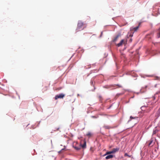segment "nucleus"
Returning <instances> with one entry per match:
<instances>
[{"label":"nucleus","mask_w":160,"mask_h":160,"mask_svg":"<svg viewBox=\"0 0 160 160\" xmlns=\"http://www.w3.org/2000/svg\"><path fill=\"white\" fill-rule=\"evenodd\" d=\"M113 157V156L112 155H108L105 157V158L106 159H108L112 158Z\"/></svg>","instance_id":"7"},{"label":"nucleus","mask_w":160,"mask_h":160,"mask_svg":"<svg viewBox=\"0 0 160 160\" xmlns=\"http://www.w3.org/2000/svg\"><path fill=\"white\" fill-rule=\"evenodd\" d=\"M158 113H159V115H160V108H159L158 111Z\"/></svg>","instance_id":"19"},{"label":"nucleus","mask_w":160,"mask_h":160,"mask_svg":"<svg viewBox=\"0 0 160 160\" xmlns=\"http://www.w3.org/2000/svg\"><path fill=\"white\" fill-rule=\"evenodd\" d=\"M65 94L63 93H61L56 95L55 97V99L57 100L58 98H63Z\"/></svg>","instance_id":"2"},{"label":"nucleus","mask_w":160,"mask_h":160,"mask_svg":"<svg viewBox=\"0 0 160 160\" xmlns=\"http://www.w3.org/2000/svg\"><path fill=\"white\" fill-rule=\"evenodd\" d=\"M84 23L81 21H79L78 24V26L76 29L77 31L83 30L84 28Z\"/></svg>","instance_id":"1"},{"label":"nucleus","mask_w":160,"mask_h":160,"mask_svg":"<svg viewBox=\"0 0 160 160\" xmlns=\"http://www.w3.org/2000/svg\"><path fill=\"white\" fill-rule=\"evenodd\" d=\"M130 74L133 76H134V77H137V74H136L134 72H131V73H130Z\"/></svg>","instance_id":"12"},{"label":"nucleus","mask_w":160,"mask_h":160,"mask_svg":"<svg viewBox=\"0 0 160 160\" xmlns=\"http://www.w3.org/2000/svg\"><path fill=\"white\" fill-rule=\"evenodd\" d=\"M149 142L148 146L149 147L153 146L154 145V143L153 142V140L152 139H151L149 141Z\"/></svg>","instance_id":"4"},{"label":"nucleus","mask_w":160,"mask_h":160,"mask_svg":"<svg viewBox=\"0 0 160 160\" xmlns=\"http://www.w3.org/2000/svg\"><path fill=\"white\" fill-rule=\"evenodd\" d=\"M156 78H157V79H158L159 78L158 77H156Z\"/></svg>","instance_id":"21"},{"label":"nucleus","mask_w":160,"mask_h":160,"mask_svg":"<svg viewBox=\"0 0 160 160\" xmlns=\"http://www.w3.org/2000/svg\"><path fill=\"white\" fill-rule=\"evenodd\" d=\"M59 129V128H58V129H57V130H58V129Z\"/></svg>","instance_id":"23"},{"label":"nucleus","mask_w":160,"mask_h":160,"mask_svg":"<svg viewBox=\"0 0 160 160\" xmlns=\"http://www.w3.org/2000/svg\"><path fill=\"white\" fill-rule=\"evenodd\" d=\"M130 119H134V118H136L137 119H138V117H136V118H133L132 116H130Z\"/></svg>","instance_id":"18"},{"label":"nucleus","mask_w":160,"mask_h":160,"mask_svg":"<svg viewBox=\"0 0 160 160\" xmlns=\"http://www.w3.org/2000/svg\"><path fill=\"white\" fill-rule=\"evenodd\" d=\"M93 135L92 133L91 132H88V133L86 134V136H87L88 138H89L92 137Z\"/></svg>","instance_id":"8"},{"label":"nucleus","mask_w":160,"mask_h":160,"mask_svg":"<svg viewBox=\"0 0 160 160\" xmlns=\"http://www.w3.org/2000/svg\"><path fill=\"white\" fill-rule=\"evenodd\" d=\"M124 156H128V157L129 158H130L131 157V156H129V155L127 153H125V154H124Z\"/></svg>","instance_id":"15"},{"label":"nucleus","mask_w":160,"mask_h":160,"mask_svg":"<svg viewBox=\"0 0 160 160\" xmlns=\"http://www.w3.org/2000/svg\"><path fill=\"white\" fill-rule=\"evenodd\" d=\"M158 38H160V28L158 30V32L157 33Z\"/></svg>","instance_id":"11"},{"label":"nucleus","mask_w":160,"mask_h":160,"mask_svg":"<svg viewBox=\"0 0 160 160\" xmlns=\"http://www.w3.org/2000/svg\"><path fill=\"white\" fill-rule=\"evenodd\" d=\"M110 129V127H109L108 126H105V129Z\"/></svg>","instance_id":"16"},{"label":"nucleus","mask_w":160,"mask_h":160,"mask_svg":"<svg viewBox=\"0 0 160 160\" xmlns=\"http://www.w3.org/2000/svg\"><path fill=\"white\" fill-rule=\"evenodd\" d=\"M127 42V39L126 40H125L124 39H122L121 40V41L119 43H118L117 44V46L118 47H120L122 45V44H126Z\"/></svg>","instance_id":"3"},{"label":"nucleus","mask_w":160,"mask_h":160,"mask_svg":"<svg viewBox=\"0 0 160 160\" xmlns=\"http://www.w3.org/2000/svg\"><path fill=\"white\" fill-rule=\"evenodd\" d=\"M84 143L82 145H81V146L83 148H86V142L85 140H84L83 141Z\"/></svg>","instance_id":"9"},{"label":"nucleus","mask_w":160,"mask_h":160,"mask_svg":"<svg viewBox=\"0 0 160 160\" xmlns=\"http://www.w3.org/2000/svg\"><path fill=\"white\" fill-rule=\"evenodd\" d=\"M76 150H80L81 149L80 147H78L76 146H74L73 147Z\"/></svg>","instance_id":"13"},{"label":"nucleus","mask_w":160,"mask_h":160,"mask_svg":"<svg viewBox=\"0 0 160 160\" xmlns=\"http://www.w3.org/2000/svg\"><path fill=\"white\" fill-rule=\"evenodd\" d=\"M119 148H113L112 150V152L113 153H115L116 152H117L119 151Z\"/></svg>","instance_id":"6"},{"label":"nucleus","mask_w":160,"mask_h":160,"mask_svg":"<svg viewBox=\"0 0 160 160\" xmlns=\"http://www.w3.org/2000/svg\"><path fill=\"white\" fill-rule=\"evenodd\" d=\"M133 36V34H130L129 35L128 34L127 35V38H128L129 37H132Z\"/></svg>","instance_id":"14"},{"label":"nucleus","mask_w":160,"mask_h":160,"mask_svg":"<svg viewBox=\"0 0 160 160\" xmlns=\"http://www.w3.org/2000/svg\"><path fill=\"white\" fill-rule=\"evenodd\" d=\"M132 41V39H130V42H131Z\"/></svg>","instance_id":"22"},{"label":"nucleus","mask_w":160,"mask_h":160,"mask_svg":"<svg viewBox=\"0 0 160 160\" xmlns=\"http://www.w3.org/2000/svg\"><path fill=\"white\" fill-rule=\"evenodd\" d=\"M139 25L138 26H137V27H134V28L132 27V28H130L131 31H134V32L137 31V30L138 29V28L139 27Z\"/></svg>","instance_id":"5"},{"label":"nucleus","mask_w":160,"mask_h":160,"mask_svg":"<svg viewBox=\"0 0 160 160\" xmlns=\"http://www.w3.org/2000/svg\"><path fill=\"white\" fill-rule=\"evenodd\" d=\"M118 38V36H117L116 37H115V38L114 39V41H116Z\"/></svg>","instance_id":"17"},{"label":"nucleus","mask_w":160,"mask_h":160,"mask_svg":"<svg viewBox=\"0 0 160 160\" xmlns=\"http://www.w3.org/2000/svg\"><path fill=\"white\" fill-rule=\"evenodd\" d=\"M156 131H153V134H154L156 133Z\"/></svg>","instance_id":"20"},{"label":"nucleus","mask_w":160,"mask_h":160,"mask_svg":"<svg viewBox=\"0 0 160 160\" xmlns=\"http://www.w3.org/2000/svg\"><path fill=\"white\" fill-rule=\"evenodd\" d=\"M112 153H113L112 150L111 151H108L104 155H103V156H105L108 155H110V154Z\"/></svg>","instance_id":"10"}]
</instances>
